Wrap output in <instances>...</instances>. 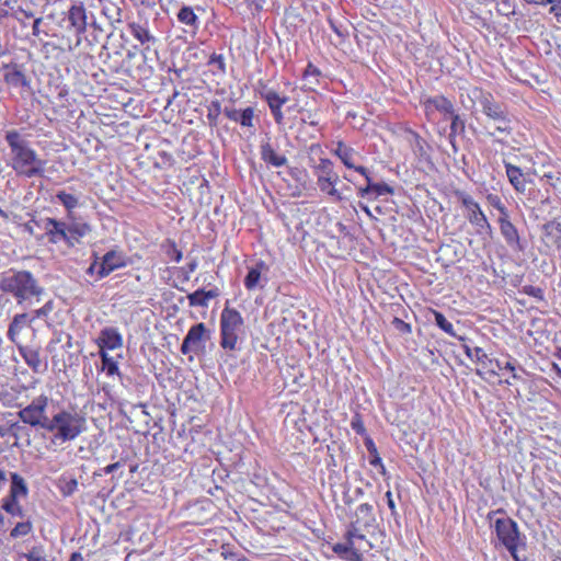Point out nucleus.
I'll list each match as a JSON object with an SVG mask.
<instances>
[{
    "mask_svg": "<svg viewBox=\"0 0 561 561\" xmlns=\"http://www.w3.org/2000/svg\"><path fill=\"white\" fill-rule=\"evenodd\" d=\"M374 507L368 503L358 505L346 526L343 540L332 545V552L343 561H365L363 556L371 550V542L365 533L374 527Z\"/></svg>",
    "mask_w": 561,
    "mask_h": 561,
    "instance_id": "obj_1",
    "label": "nucleus"
},
{
    "mask_svg": "<svg viewBox=\"0 0 561 561\" xmlns=\"http://www.w3.org/2000/svg\"><path fill=\"white\" fill-rule=\"evenodd\" d=\"M4 139L11 154V162H9L11 169L20 176L28 179L42 176L45 162L38 158L26 139L16 129L5 131Z\"/></svg>",
    "mask_w": 561,
    "mask_h": 561,
    "instance_id": "obj_2",
    "label": "nucleus"
},
{
    "mask_svg": "<svg viewBox=\"0 0 561 561\" xmlns=\"http://www.w3.org/2000/svg\"><path fill=\"white\" fill-rule=\"evenodd\" d=\"M30 427L43 428L50 433L54 443H66L80 437L83 433L84 417L76 411L61 409L54 413L49 420Z\"/></svg>",
    "mask_w": 561,
    "mask_h": 561,
    "instance_id": "obj_3",
    "label": "nucleus"
},
{
    "mask_svg": "<svg viewBox=\"0 0 561 561\" xmlns=\"http://www.w3.org/2000/svg\"><path fill=\"white\" fill-rule=\"evenodd\" d=\"M66 31L73 34L75 43L70 38L62 37L65 42V49L73 51L80 47L81 41L89 27L94 31H100V26L96 23L95 15L87 9L83 1L71 2L68 10L65 12Z\"/></svg>",
    "mask_w": 561,
    "mask_h": 561,
    "instance_id": "obj_4",
    "label": "nucleus"
},
{
    "mask_svg": "<svg viewBox=\"0 0 561 561\" xmlns=\"http://www.w3.org/2000/svg\"><path fill=\"white\" fill-rule=\"evenodd\" d=\"M0 291L10 295L22 305L42 295V287L28 271H10L0 276Z\"/></svg>",
    "mask_w": 561,
    "mask_h": 561,
    "instance_id": "obj_5",
    "label": "nucleus"
},
{
    "mask_svg": "<svg viewBox=\"0 0 561 561\" xmlns=\"http://www.w3.org/2000/svg\"><path fill=\"white\" fill-rule=\"evenodd\" d=\"M44 230H46L47 241L50 244L65 242L66 245L72 248L85 238L92 228L77 218L68 219V222L61 221L53 217L44 219Z\"/></svg>",
    "mask_w": 561,
    "mask_h": 561,
    "instance_id": "obj_6",
    "label": "nucleus"
},
{
    "mask_svg": "<svg viewBox=\"0 0 561 561\" xmlns=\"http://www.w3.org/2000/svg\"><path fill=\"white\" fill-rule=\"evenodd\" d=\"M243 334V318L239 310L228 304L220 313V347L226 352L237 351V344Z\"/></svg>",
    "mask_w": 561,
    "mask_h": 561,
    "instance_id": "obj_7",
    "label": "nucleus"
},
{
    "mask_svg": "<svg viewBox=\"0 0 561 561\" xmlns=\"http://www.w3.org/2000/svg\"><path fill=\"white\" fill-rule=\"evenodd\" d=\"M313 175L317 179V186L320 193L327 195L334 203H341L344 199L341 192L335 187L339 184V175L333 170V162L328 158H320L319 163L311 167Z\"/></svg>",
    "mask_w": 561,
    "mask_h": 561,
    "instance_id": "obj_8",
    "label": "nucleus"
},
{
    "mask_svg": "<svg viewBox=\"0 0 561 561\" xmlns=\"http://www.w3.org/2000/svg\"><path fill=\"white\" fill-rule=\"evenodd\" d=\"M454 194L455 198L460 203V207L463 209V216H466L467 222L474 227L476 233L490 236L491 224H489L488 217L472 195L462 191H455Z\"/></svg>",
    "mask_w": 561,
    "mask_h": 561,
    "instance_id": "obj_9",
    "label": "nucleus"
},
{
    "mask_svg": "<svg viewBox=\"0 0 561 561\" xmlns=\"http://www.w3.org/2000/svg\"><path fill=\"white\" fill-rule=\"evenodd\" d=\"M49 401L48 396L44 393L33 398L26 407L18 411V420L23 425H28V427L41 425L43 422L50 420L47 415Z\"/></svg>",
    "mask_w": 561,
    "mask_h": 561,
    "instance_id": "obj_10",
    "label": "nucleus"
},
{
    "mask_svg": "<svg viewBox=\"0 0 561 561\" xmlns=\"http://www.w3.org/2000/svg\"><path fill=\"white\" fill-rule=\"evenodd\" d=\"M466 94L467 99H469L472 104H479V108H481V113H483L484 117L508 115L505 107L494 99L491 92L485 91L481 87L467 88Z\"/></svg>",
    "mask_w": 561,
    "mask_h": 561,
    "instance_id": "obj_11",
    "label": "nucleus"
},
{
    "mask_svg": "<svg viewBox=\"0 0 561 561\" xmlns=\"http://www.w3.org/2000/svg\"><path fill=\"white\" fill-rule=\"evenodd\" d=\"M127 31L131 38L140 45V54L145 55L157 44V37L150 30L149 21L139 18L127 22Z\"/></svg>",
    "mask_w": 561,
    "mask_h": 561,
    "instance_id": "obj_12",
    "label": "nucleus"
},
{
    "mask_svg": "<svg viewBox=\"0 0 561 561\" xmlns=\"http://www.w3.org/2000/svg\"><path fill=\"white\" fill-rule=\"evenodd\" d=\"M259 95L265 101L272 117H274L275 125H284V112L282 108L288 102L287 95H280L275 90L268 88L265 82L259 81Z\"/></svg>",
    "mask_w": 561,
    "mask_h": 561,
    "instance_id": "obj_13",
    "label": "nucleus"
},
{
    "mask_svg": "<svg viewBox=\"0 0 561 561\" xmlns=\"http://www.w3.org/2000/svg\"><path fill=\"white\" fill-rule=\"evenodd\" d=\"M493 529H495L496 539H499L500 545L504 546L505 549L518 547L520 533L515 520L510 517L496 518L493 522Z\"/></svg>",
    "mask_w": 561,
    "mask_h": 561,
    "instance_id": "obj_14",
    "label": "nucleus"
},
{
    "mask_svg": "<svg viewBox=\"0 0 561 561\" xmlns=\"http://www.w3.org/2000/svg\"><path fill=\"white\" fill-rule=\"evenodd\" d=\"M98 268V279L107 277L111 273L126 266V260L124 255L115 250H111L103 255V260L98 264L96 261L87 268V274L92 275L95 267Z\"/></svg>",
    "mask_w": 561,
    "mask_h": 561,
    "instance_id": "obj_15",
    "label": "nucleus"
},
{
    "mask_svg": "<svg viewBox=\"0 0 561 561\" xmlns=\"http://www.w3.org/2000/svg\"><path fill=\"white\" fill-rule=\"evenodd\" d=\"M421 104L422 108H424V115L425 118H427V122H432V117H434V114L436 113H440L446 116L458 115L455 113V106L453 105L451 101L442 94L428 96L422 100Z\"/></svg>",
    "mask_w": 561,
    "mask_h": 561,
    "instance_id": "obj_16",
    "label": "nucleus"
},
{
    "mask_svg": "<svg viewBox=\"0 0 561 561\" xmlns=\"http://www.w3.org/2000/svg\"><path fill=\"white\" fill-rule=\"evenodd\" d=\"M208 337L209 335L207 334L205 323H197L188 328L187 335H185L181 345L182 355H186L202 348Z\"/></svg>",
    "mask_w": 561,
    "mask_h": 561,
    "instance_id": "obj_17",
    "label": "nucleus"
},
{
    "mask_svg": "<svg viewBox=\"0 0 561 561\" xmlns=\"http://www.w3.org/2000/svg\"><path fill=\"white\" fill-rule=\"evenodd\" d=\"M14 345H16L18 354L22 356L23 362H25V365L28 366L32 373L43 374L47 370V363L42 359V356L39 355V348H33L22 343Z\"/></svg>",
    "mask_w": 561,
    "mask_h": 561,
    "instance_id": "obj_18",
    "label": "nucleus"
},
{
    "mask_svg": "<svg viewBox=\"0 0 561 561\" xmlns=\"http://www.w3.org/2000/svg\"><path fill=\"white\" fill-rule=\"evenodd\" d=\"M95 345H98L99 352L115 351L123 346V336L116 328L106 327L99 332Z\"/></svg>",
    "mask_w": 561,
    "mask_h": 561,
    "instance_id": "obj_19",
    "label": "nucleus"
},
{
    "mask_svg": "<svg viewBox=\"0 0 561 561\" xmlns=\"http://www.w3.org/2000/svg\"><path fill=\"white\" fill-rule=\"evenodd\" d=\"M0 73H2V80H4L5 85L10 88H24L27 85L26 75H24L21 66L16 62L10 61L8 64H2L0 67Z\"/></svg>",
    "mask_w": 561,
    "mask_h": 561,
    "instance_id": "obj_20",
    "label": "nucleus"
},
{
    "mask_svg": "<svg viewBox=\"0 0 561 561\" xmlns=\"http://www.w3.org/2000/svg\"><path fill=\"white\" fill-rule=\"evenodd\" d=\"M496 222H499L500 234L504 238L505 243H507L510 248L520 251V236L518 234L517 228L510 221V215L499 216Z\"/></svg>",
    "mask_w": 561,
    "mask_h": 561,
    "instance_id": "obj_21",
    "label": "nucleus"
},
{
    "mask_svg": "<svg viewBox=\"0 0 561 561\" xmlns=\"http://www.w3.org/2000/svg\"><path fill=\"white\" fill-rule=\"evenodd\" d=\"M224 115H226L227 119L241 125L243 128H253L254 127V108L247 107L244 110H237L234 107H226L224 108Z\"/></svg>",
    "mask_w": 561,
    "mask_h": 561,
    "instance_id": "obj_22",
    "label": "nucleus"
},
{
    "mask_svg": "<svg viewBox=\"0 0 561 561\" xmlns=\"http://www.w3.org/2000/svg\"><path fill=\"white\" fill-rule=\"evenodd\" d=\"M332 154L340 159L341 163H343L344 168L346 169L356 171L357 168H362L354 164L356 151L353 149V147L346 146L342 140L335 141V148L332 149Z\"/></svg>",
    "mask_w": 561,
    "mask_h": 561,
    "instance_id": "obj_23",
    "label": "nucleus"
},
{
    "mask_svg": "<svg viewBox=\"0 0 561 561\" xmlns=\"http://www.w3.org/2000/svg\"><path fill=\"white\" fill-rule=\"evenodd\" d=\"M488 122L493 124L495 128L491 131H486V135L494 137L495 135H503L505 137H511L513 134L512 118H510L508 114L505 115H496V116H486Z\"/></svg>",
    "mask_w": 561,
    "mask_h": 561,
    "instance_id": "obj_24",
    "label": "nucleus"
},
{
    "mask_svg": "<svg viewBox=\"0 0 561 561\" xmlns=\"http://www.w3.org/2000/svg\"><path fill=\"white\" fill-rule=\"evenodd\" d=\"M218 296L219 291L217 287L208 290L197 289L194 293L187 295L188 306L193 308H207V304H209L210 300L218 298Z\"/></svg>",
    "mask_w": 561,
    "mask_h": 561,
    "instance_id": "obj_25",
    "label": "nucleus"
},
{
    "mask_svg": "<svg viewBox=\"0 0 561 561\" xmlns=\"http://www.w3.org/2000/svg\"><path fill=\"white\" fill-rule=\"evenodd\" d=\"M30 323L31 319L27 317V313H16L8 327L9 342L13 344H20L21 342H19V334H21L25 328L30 327Z\"/></svg>",
    "mask_w": 561,
    "mask_h": 561,
    "instance_id": "obj_26",
    "label": "nucleus"
},
{
    "mask_svg": "<svg viewBox=\"0 0 561 561\" xmlns=\"http://www.w3.org/2000/svg\"><path fill=\"white\" fill-rule=\"evenodd\" d=\"M505 174H507L508 183L516 190L517 193L523 194L527 183H525L524 173L520 168L513 165L512 163L504 161Z\"/></svg>",
    "mask_w": 561,
    "mask_h": 561,
    "instance_id": "obj_27",
    "label": "nucleus"
},
{
    "mask_svg": "<svg viewBox=\"0 0 561 561\" xmlns=\"http://www.w3.org/2000/svg\"><path fill=\"white\" fill-rule=\"evenodd\" d=\"M267 266L266 263L262 260L254 263V266L248 270V274L244 277V288L245 290H253L257 288L261 280V274L266 272Z\"/></svg>",
    "mask_w": 561,
    "mask_h": 561,
    "instance_id": "obj_28",
    "label": "nucleus"
},
{
    "mask_svg": "<svg viewBox=\"0 0 561 561\" xmlns=\"http://www.w3.org/2000/svg\"><path fill=\"white\" fill-rule=\"evenodd\" d=\"M260 154H262L263 162L274 168H282L287 163V158H285L284 154H278L270 142L260 147Z\"/></svg>",
    "mask_w": 561,
    "mask_h": 561,
    "instance_id": "obj_29",
    "label": "nucleus"
},
{
    "mask_svg": "<svg viewBox=\"0 0 561 561\" xmlns=\"http://www.w3.org/2000/svg\"><path fill=\"white\" fill-rule=\"evenodd\" d=\"M357 172L358 174L364 176L365 181H367L368 186H370V190H373V199H377L378 197L386 195H392L394 193V190L390 185H387L385 183H374V181H371V178H369L368 170L365 167L357 168Z\"/></svg>",
    "mask_w": 561,
    "mask_h": 561,
    "instance_id": "obj_30",
    "label": "nucleus"
},
{
    "mask_svg": "<svg viewBox=\"0 0 561 561\" xmlns=\"http://www.w3.org/2000/svg\"><path fill=\"white\" fill-rule=\"evenodd\" d=\"M176 21L193 31H197L198 28V18L194 8L191 5L184 4L176 11Z\"/></svg>",
    "mask_w": 561,
    "mask_h": 561,
    "instance_id": "obj_31",
    "label": "nucleus"
},
{
    "mask_svg": "<svg viewBox=\"0 0 561 561\" xmlns=\"http://www.w3.org/2000/svg\"><path fill=\"white\" fill-rule=\"evenodd\" d=\"M99 358H101L99 371L105 373L107 378L118 377L121 379L119 365L114 357L110 356L107 352H99Z\"/></svg>",
    "mask_w": 561,
    "mask_h": 561,
    "instance_id": "obj_32",
    "label": "nucleus"
},
{
    "mask_svg": "<svg viewBox=\"0 0 561 561\" xmlns=\"http://www.w3.org/2000/svg\"><path fill=\"white\" fill-rule=\"evenodd\" d=\"M56 199L61 203L62 207H65L66 210V219H73L76 218L75 209L78 207V197L73 196L71 193H67L66 191H58L56 193Z\"/></svg>",
    "mask_w": 561,
    "mask_h": 561,
    "instance_id": "obj_33",
    "label": "nucleus"
},
{
    "mask_svg": "<svg viewBox=\"0 0 561 561\" xmlns=\"http://www.w3.org/2000/svg\"><path fill=\"white\" fill-rule=\"evenodd\" d=\"M13 437L14 440L21 439L23 436H27V430L23 423L11 422V424L4 426L0 425V438Z\"/></svg>",
    "mask_w": 561,
    "mask_h": 561,
    "instance_id": "obj_34",
    "label": "nucleus"
},
{
    "mask_svg": "<svg viewBox=\"0 0 561 561\" xmlns=\"http://www.w3.org/2000/svg\"><path fill=\"white\" fill-rule=\"evenodd\" d=\"M478 365V369H476V374L480 377H489V378H500V373L494 369V365L497 363V359L486 358V359H478L472 362Z\"/></svg>",
    "mask_w": 561,
    "mask_h": 561,
    "instance_id": "obj_35",
    "label": "nucleus"
},
{
    "mask_svg": "<svg viewBox=\"0 0 561 561\" xmlns=\"http://www.w3.org/2000/svg\"><path fill=\"white\" fill-rule=\"evenodd\" d=\"M209 67V72L213 76L224 77L227 73V62L225 61V56L222 54L213 53L209 55L208 62H206Z\"/></svg>",
    "mask_w": 561,
    "mask_h": 561,
    "instance_id": "obj_36",
    "label": "nucleus"
},
{
    "mask_svg": "<svg viewBox=\"0 0 561 561\" xmlns=\"http://www.w3.org/2000/svg\"><path fill=\"white\" fill-rule=\"evenodd\" d=\"M27 494V486L24 479L18 473H11V488H9V495L5 499H18L19 496L25 497Z\"/></svg>",
    "mask_w": 561,
    "mask_h": 561,
    "instance_id": "obj_37",
    "label": "nucleus"
},
{
    "mask_svg": "<svg viewBox=\"0 0 561 561\" xmlns=\"http://www.w3.org/2000/svg\"><path fill=\"white\" fill-rule=\"evenodd\" d=\"M0 404L8 409L21 408L18 403V390L12 386L0 388Z\"/></svg>",
    "mask_w": 561,
    "mask_h": 561,
    "instance_id": "obj_38",
    "label": "nucleus"
},
{
    "mask_svg": "<svg viewBox=\"0 0 561 561\" xmlns=\"http://www.w3.org/2000/svg\"><path fill=\"white\" fill-rule=\"evenodd\" d=\"M541 181L548 186L561 193V170L556 165L548 167V170L541 175Z\"/></svg>",
    "mask_w": 561,
    "mask_h": 561,
    "instance_id": "obj_39",
    "label": "nucleus"
},
{
    "mask_svg": "<svg viewBox=\"0 0 561 561\" xmlns=\"http://www.w3.org/2000/svg\"><path fill=\"white\" fill-rule=\"evenodd\" d=\"M161 250H163L164 255L169 257L172 263H180L182 261V250L176 247V242L173 239L169 238L161 243Z\"/></svg>",
    "mask_w": 561,
    "mask_h": 561,
    "instance_id": "obj_40",
    "label": "nucleus"
},
{
    "mask_svg": "<svg viewBox=\"0 0 561 561\" xmlns=\"http://www.w3.org/2000/svg\"><path fill=\"white\" fill-rule=\"evenodd\" d=\"M431 314L434 317V323H436V327L439 328L445 334H447L450 337H455V329L453 328L451 322H449L442 312L431 308L430 309Z\"/></svg>",
    "mask_w": 561,
    "mask_h": 561,
    "instance_id": "obj_41",
    "label": "nucleus"
},
{
    "mask_svg": "<svg viewBox=\"0 0 561 561\" xmlns=\"http://www.w3.org/2000/svg\"><path fill=\"white\" fill-rule=\"evenodd\" d=\"M221 112V103H219V101L214 100L209 102L208 113H206V119H208L209 127L218 126V117Z\"/></svg>",
    "mask_w": 561,
    "mask_h": 561,
    "instance_id": "obj_42",
    "label": "nucleus"
},
{
    "mask_svg": "<svg viewBox=\"0 0 561 561\" xmlns=\"http://www.w3.org/2000/svg\"><path fill=\"white\" fill-rule=\"evenodd\" d=\"M507 371L511 374L510 378L500 379L499 382L506 386H512L513 381L520 380V376L517 375V369H515V359L511 358L504 364V369H502V373Z\"/></svg>",
    "mask_w": 561,
    "mask_h": 561,
    "instance_id": "obj_43",
    "label": "nucleus"
},
{
    "mask_svg": "<svg viewBox=\"0 0 561 561\" xmlns=\"http://www.w3.org/2000/svg\"><path fill=\"white\" fill-rule=\"evenodd\" d=\"M543 232L547 238H551L553 242L559 243L561 238V224L557 220H551L543 225Z\"/></svg>",
    "mask_w": 561,
    "mask_h": 561,
    "instance_id": "obj_44",
    "label": "nucleus"
},
{
    "mask_svg": "<svg viewBox=\"0 0 561 561\" xmlns=\"http://www.w3.org/2000/svg\"><path fill=\"white\" fill-rule=\"evenodd\" d=\"M2 510L9 515L23 517V507L18 504V499L4 497L2 500Z\"/></svg>",
    "mask_w": 561,
    "mask_h": 561,
    "instance_id": "obj_45",
    "label": "nucleus"
},
{
    "mask_svg": "<svg viewBox=\"0 0 561 561\" xmlns=\"http://www.w3.org/2000/svg\"><path fill=\"white\" fill-rule=\"evenodd\" d=\"M463 354H466L467 358L474 360H485L488 358H491L488 356V354L484 352L483 348L479 346L471 347L467 344L462 345Z\"/></svg>",
    "mask_w": 561,
    "mask_h": 561,
    "instance_id": "obj_46",
    "label": "nucleus"
},
{
    "mask_svg": "<svg viewBox=\"0 0 561 561\" xmlns=\"http://www.w3.org/2000/svg\"><path fill=\"white\" fill-rule=\"evenodd\" d=\"M33 530V525L30 520H25L22 523H18L16 526H14L13 529H11V533H9V537L13 539H19L21 537H25L31 534Z\"/></svg>",
    "mask_w": 561,
    "mask_h": 561,
    "instance_id": "obj_47",
    "label": "nucleus"
},
{
    "mask_svg": "<svg viewBox=\"0 0 561 561\" xmlns=\"http://www.w3.org/2000/svg\"><path fill=\"white\" fill-rule=\"evenodd\" d=\"M486 203L489 206L499 210L500 216H508V209L505 204L501 201L500 196L493 193H488Z\"/></svg>",
    "mask_w": 561,
    "mask_h": 561,
    "instance_id": "obj_48",
    "label": "nucleus"
},
{
    "mask_svg": "<svg viewBox=\"0 0 561 561\" xmlns=\"http://www.w3.org/2000/svg\"><path fill=\"white\" fill-rule=\"evenodd\" d=\"M320 69L311 62H308L307 67H305L304 71V80L310 81L311 84H318V78H320Z\"/></svg>",
    "mask_w": 561,
    "mask_h": 561,
    "instance_id": "obj_49",
    "label": "nucleus"
},
{
    "mask_svg": "<svg viewBox=\"0 0 561 561\" xmlns=\"http://www.w3.org/2000/svg\"><path fill=\"white\" fill-rule=\"evenodd\" d=\"M23 558H25L26 561H50L45 554H43L42 546H33L30 551L23 553Z\"/></svg>",
    "mask_w": 561,
    "mask_h": 561,
    "instance_id": "obj_50",
    "label": "nucleus"
},
{
    "mask_svg": "<svg viewBox=\"0 0 561 561\" xmlns=\"http://www.w3.org/2000/svg\"><path fill=\"white\" fill-rule=\"evenodd\" d=\"M450 117V135H448V139L453 141L459 133L463 131V122L459 118L458 114L448 115Z\"/></svg>",
    "mask_w": 561,
    "mask_h": 561,
    "instance_id": "obj_51",
    "label": "nucleus"
},
{
    "mask_svg": "<svg viewBox=\"0 0 561 561\" xmlns=\"http://www.w3.org/2000/svg\"><path fill=\"white\" fill-rule=\"evenodd\" d=\"M350 425H352V430L357 433V435L363 436L364 438L369 437L368 434H366L365 424L363 423L362 414L355 413L352 417V422H350Z\"/></svg>",
    "mask_w": 561,
    "mask_h": 561,
    "instance_id": "obj_52",
    "label": "nucleus"
},
{
    "mask_svg": "<svg viewBox=\"0 0 561 561\" xmlns=\"http://www.w3.org/2000/svg\"><path fill=\"white\" fill-rule=\"evenodd\" d=\"M523 293L524 295L537 300H542L545 298V294H542L541 287L524 285Z\"/></svg>",
    "mask_w": 561,
    "mask_h": 561,
    "instance_id": "obj_53",
    "label": "nucleus"
},
{
    "mask_svg": "<svg viewBox=\"0 0 561 561\" xmlns=\"http://www.w3.org/2000/svg\"><path fill=\"white\" fill-rule=\"evenodd\" d=\"M414 147L415 152H417V156L421 158H425L428 146L426 145L425 140L421 136H419L417 133H414Z\"/></svg>",
    "mask_w": 561,
    "mask_h": 561,
    "instance_id": "obj_54",
    "label": "nucleus"
},
{
    "mask_svg": "<svg viewBox=\"0 0 561 561\" xmlns=\"http://www.w3.org/2000/svg\"><path fill=\"white\" fill-rule=\"evenodd\" d=\"M364 445L368 451V459H380V455H378L377 447L375 446L374 439H371V437H365Z\"/></svg>",
    "mask_w": 561,
    "mask_h": 561,
    "instance_id": "obj_55",
    "label": "nucleus"
},
{
    "mask_svg": "<svg viewBox=\"0 0 561 561\" xmlns=\"http://www.w3.org/2000/svg\"><path fill=\"white\" fill-rule=\"evenodd\" d=\"M391 324H393L394 329L398 330V332L402 334H410L411 333V325L410 323L404 322L403 320L399 318H393V321H391Z\"/></svg>",
    "mask_w": 561,
    "mask_h": 561,
    "instance_id": "obj_56",
    "label": "nucleus"
},
{
    "mask_svg": "<svg viewBox=\"0 0 561 561\" xmlns=\"http://www.w3.org/2000/svg\"><path fill=\"white\" fill-rule=\"evenodd\" d=\"M78 488V482L76 479H70L69 481H66L65 485L61 486V493L65 496L71 495L75 493L76 489Z\"/></svg>",
    "mask_w": 561,
    "mask_h": 561,
    "instance_id": "obj_57",
    "label": "nucleus"
},
{
    "mask_svg": "<svg viewBox=\"0 0 561 561\" xmlns=\"http://www.w3.org/2000/svg\"><path fill=\"white\" fill-rule=\"evenodd\" d=\"M301 124L309 125L312 127L318 126L317 114L312 113L310 111H307V114H305L304 118H301Z\"/></svg>",
    "mask_w": 561,
    "mask_h": 561,
    "instance_id": "obj_58",
    "label": "nucleus"
},
{
    "mask_svg": "<svg viewBox=\"0 0 561 561\" xmlns=\"http://www.w3.org/2000/svg\"><path fill=\"white\" fill-rule=\"evenodd\" d=\"M368 465L377 468V470H379V474H381L383 477L387 476V470H386V466H383V463H382V458L368 459Z\"/></svg>",
    "mask_w": 561,
    "mask_h": 561,
    "instance_id": "obj_59",
    "label": "nucleus"
},
{
    "mask_svg": "<svg viewBox=\"0 0 561 561\" xmlns=\"http://www.w3.org/2000/svg\"><path fill=\"white\" fill-rule=\"evenodd\" d=\"M561 0H524V2L528 3V4H535V5H541V7H545V5H548V4H553V3H560Z\"/></svg>",
    "mask_w": 561,
    "mask_h": 561,
    "instance_id": "obj_60",
    "label": "nucleus"
},
{
    "mask_svg": "<svg viewBox=\"0 0 561 561\" xmlns=\"http://www.w3.org/2000/svg\"><path fill=\"white\" fill-rule=\"evenodd\" d=\"M505 549H507L508 554H511V557H512V560H514V561H527L526 557H520V554L517 553L518 547L505 548Z\"/></svg>",
    "mask_w": 561,
    "mask_h": 561,
    "instance_id": "obj_61",
    "label": "nucleus"
},
{
    "mask_svg": "<svg viewBox=\"0 0 561 561\" xmlns=\"http://www.w3.org/2000/svg\"><path fill=\"white\" fill-rule=\"evenodd\" d=\"M370 195H374V193L371 192V188H369L368 185L358 188V197L371 199Z\"/></svg>",
    "mask_w": 561,
    "mask_h": 561,
    "instance_id": "obj_62",
    "label": "nucleus"
},
{
    "mask_svg": "<svg viewBox=\"0 0 561 561\" xmlns=\"http://www.w3.org/2000/svg\"><path fill=\"white\" fill-rule=\"evenodd\" d=\"M386 503H388V508L391 511V514H396V504L394 500H392V493L390 491H386Z\"/></svg>",
    "mask_w": 561,
    "mask_h": 561,
    "instance_id": "obj_63",
    "label": "nucleus"
},
{
    "mask_svg": "<svg viewBox=\"0 0 561 561\" xmlns=\"http://www.w3.org/2000/svg\"><path fill=\"white\" fill-rule=\"evenodd\" d=\"M550 13L556 16L557 21H560L561 19V4L553 3L552 8H550Z\"/></svg>",
    "mask_w": 561,
    "mask_h": 561,
    "instance_id": "obj_64",
    "label": "nucleus"
}]
</instances>
